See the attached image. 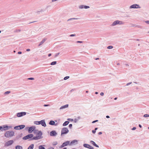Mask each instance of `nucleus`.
I'll list each match as a JSON object with an SVG mask.
<instances>
[{"instance_id": "obj_1", "label": "nucleus", "mask_w": 149, "mask_h": 149, "mask_svg": "<svg viewBox=\"0 0 149 149\" xmlns=\"http://www.w3.org/2000/svg\"><path fill=\"white\" fill-rule=\"evenodd\" d=\"M34 133L36 134V136L33 137L32 139L38 140L42 138V133L41 131L36 130L34 131Z\"/></svg>"}, {"instance_id": "obj_2", "label": "nucleus", "mask_w": 149, "mask_h": 149, "mask_svg": "<svg viewBox=\"0 0 149 149\" xmlns=\"http://www.w3.org/2000/svg\"><path fill=\"white\" fill-rule=\"evenodd\" d=\"M14 135V132L12 131H9L6 132L4 134V136L7 138H9L13 136Z\"/></svg>"}, {"instance_id": "obj_3", "label": "nucleus", "mask_w": 149, "mask_h": 149, "mask_svg": "<svg viewBox=\"0 0 149 149\" xmlns=\"http://www.w3.org/2000/svg\"><path fill=\"white\" fill-rule=\"evenodd\" d=\"M68 132L69 130L66 127L63 128L61 130V134H66L68 133Z\"/></svg>"}, {"instance_id": "obj_4", "label": "nucleus", "mask_w": 149, "mask_h": 149, "mask_svg": "<svg viewBox=\"0 0 149 149\" xmlns=\"http://www.w3.org/2000/svg\"><path fill=\"white\" fill-rule=\"evenodd\" d=\"M14 142L13 140H10L7 142H6L5 144V146L6 147H8L11 145H12Z\"/></svg>"}, {"instance_id": "obj_5", "label": "nucleus", "mask_w": 149, "mask_h": 149, "mask_svg": "<svg viewBox=\"0 0 149 149\" xmlns=\"http://www.w3.org/2000/svg\"><path fill=\"white\" fill-rule=\"evenodd\" d=\"M33 134H28L26 136L24 137L23 138V139L26 140L29 139L33 137Z\"/></svg>"}, {"instance_id": "obj_6", "label": "nucleus", "mask_w": 149, "mask_h": 149, "mask_svg": "<svg viewBox=\"0 0 149 149\" xmlns=\"http://www.w3.org/2000/svg\"><path fill=\"white\" fill-rule=\"evenodd\" d=\"M35 129V127L34 126H32L31 127H29L28 130V132L29 133H31L33 131H34V130Z\"/></svg>"}, {"instance_id": "obj_7", "label": "nucleus", "mask_w": 149, "mask_h": 149, "mask_svg": "<svg viewBox=\"0 0 149 149\" xmlns=\"http://www.w3.org/2000/svg\"><path fill=\"white\" fill-rule=\"evenodd\" d=\"M26 113L25 112H21L18 113L17 114V116L18 117H20L23 116L25 115L26 114Z\"/></svg>"}, {"instance_id": "obj_8", "label": "nucleus", "mask_w": 149, "mask_h": 149, "mask_svg": "<svg viewBox=\"0 0 149 149\" xmlns=\"http://www.w3.org/2000/svg\"><path fill=\"white\" fill-rule=\"evenodd\" d=\"M123 24V22L121 21H114L112 24V25L114 26L116 24Z\"/></svg>"}, {"instance_id": "obj_9", "label": "nucleus", "mask_w": 149, "mask_h": 149, "mask_svg": "<svg viewBox=\"0 0 149 149\" xmlns=\"http://www.w3.org/2000/svg\"><path fill=\"white\" fill-rule=\"evenodd\" d=\"M84 146L90 149H93L94 148L92 146L90 145L86 144H84Z\"/></svg>"}, {"instance_id": "obj_10", "label": "nucleus", "mask_w": 149, "mask_h": 149, "mask_svg": "<svg viewBox=\"0 0 149 149\" xmlns=\"http://www.w3.org/2000/svg\"><path fill=\"white\" fill-rule=\"evenodd\" d=\"M40 124L44 127H46V125L45 120H42L40 121Z\"/></svg>"}, {"instance_id": "obj_11", "label": "nucleus", "mask_w": 149, "mask_h": 149, "mask_svg": "<svg viewBox=\"0 0 149 149\" xmlns=\"http://www.w3.org/2000/svg\"><path fill=\"white\" fill-rule=\"evenodd\" d=\"M69 143L70 142L69 141H67L63 143L61 146V147H63L65 146L68 145L69 144Z\"/></svg>"}, {"instance_id": "obj_12", "label": "nucleus", "mask_w": 149, "mask_h": 149, "mask_svg": "<svg viewBox=\"0 0 149 149\" xmlns=\"http://www.w3.org/2000/svg\"><path fill=\"white\" fill-rule=\"evenodd\" d=\"M50 134L51 136H55L57 134V133L55 131H53L50 132Z\"/></svg>"}, {"instance_id": "obj_13", "label": "nucleus", "mask_w": 149, "mask_h": 149, "mask_svg": "<svg viewBox=\"0 0 149 149\" xmlns=\"http://www.w3.org/2000/svg\"><path fill=\"white\" fill-rule=\"evenodd\" d=\"M130 8H139V6L137 4H133L131 6Z\"/></svg>"}, {"instance_id": "obj_14", "label": "nucleus", "mask_w": 149, "mask_h": 149, "mask_svg": "<svg viewBox=\"0 0 149 149\" xmlns=\"http://www.w3.org/2000/svg\"><path fill=\"white\" fill-rule=\"evenodd\" d=\"M90 143L91 144H93L94 146H95V147H98V148L99 147V146L97 145L93 141H91L90 142Z\"/></svg>"}, {"instance_id": "obj_15", "label": "nucleus", "mask_w": 149, "mask_h": 149, "mask_svg": "<svg viewBox=\"0 0 149 149\" xmlns=\"http://www.w3.org/2000/svg\"><path fill=\"white\" fill-rule=\"evenodd\" d=\"M11 127H8L7 126H4L3 127V129L4 130H7L9 129V128H10Z\"/></svg>"}, {"instance_id": "obj_16", "label": "nucleus", "mask_w": 149, "mask_h": 149, "mask_svg": "<svg viewBox=\"0 0 149 149\" xmlns=\"http://www.w3.org/2000/svg\"><path fill=\"white\" fill-rule=\"evenodd\" d=\"M34 145L33 144H31L28 148L27 149H33L34 148Z\"/></svg>"}, {"instance_id": "obj_17", "label": "nucleus", "mask_w": 149, "mask_h": 149, "mask_svg": "<svg viewBox=\"0 0 149 149\" xmlns=\"http://www.w3.org/2000/svg\"><path fill=\"white\" fill-rule=\"evenodd\" d=\"M16 149H22V148L21 146H17L15 147Z\"/></svg>"}, {"instance_id": "obj_18", "label": "nucleus", "mask_w": 149, "mask_h": 149, "mask_svg": "<svg viewBox=\"0 0 149 149\" xmlns=\"http://www.w3.org/2000/svg\"><path fill=\"white\" fill-rule=\"evenodd\" d=\"M68 104H66V105H65L64 106H62L61 107H60V109H61L65 108H67V107H68Z\"/></svg>"}, {"instance_id": "obj_19", "label": "nucleus", "mask_w": 149, "mask_h": 149, "mask_svg": "<svg viewBox=\"0 0 149 149\" xmlns=\"http://www.w3.org/2000/svg\"><path fill=\"white\" fill-rule=\"evenodd\" d=\"M69 122L68 121H65L63 124V126H65L67 125L69 123Z\"/></svg>"}, {"instance_id": "obj_20", "label": "nucleus", "mask_w": 149, "mask_h": 149, "mask_svg": "<svg viewBox=\"0 0 149 149\" xmlns=\"http://www.w3.org/2000/svg\"><path fill=\"white\" fill-rule=\"evenodd\" d=\"M49 124L50 125H54L55 124V122L54 121H53L51 120L49 122Z\"/></svg>"}, {"instance_id": "obj_21", "label": "nucleus", "mask_w": 149, "mask_h": 149, "mask_svg": "<svg viewBox=\"0 0 149 149\" xmlns=\"http://www.w3.org/2000/svg\"><path fill=\"white\" fill-rule=\"evenodd\" d=\"M77 141L76 140H74L71 142L70 143V144H73L74 143L77 142Z\"/></svg>"}, {"instance_id": "obj_22", "label": "nucleus", "mask_w": 149, "mask_h": 149, "mask_svg": "<svg viewBox=\"0 0 149 149\" xmlns=\"http://www.w3.org/2000/svg\"><path fill=\"white\" fill-rule=\"evenodd\" d=\"M34 123L35 124L38 125L40 124V121H35L34 122Z\"/></svg>"}, {"instance_id": "obj_23", "label": "nucleus", "mask_w": 149, "mask_h": 149, "mask_svg": "<svg viewBox=\"0 0 149 149\" xmlns=\"http://www.w3.org/2000/svg\"><path fill=\"white\" fill-rule=\"evenodd\" d=\"M19 126L20 130L24 128L25 127V126L24 125H19Z\"/></svg>"}, {"instance_id": "obj_24", "label": "nucleus", "mask_w": 149, "mask_h": 149, "mask_svg": "<svg viewBox=\"0 0 149 149\" xmlns=\"http://www.w3.org/2000/svg\"><path fill=\"white\" fill-rule=\"evenodd\" d=\"M14 129L15 130H20L19 125L15 126V127H14Z\"/></svg>"}, {"instance_id": "obj_25", "label": "nucleus", "mask_w": 149, "mask_h": 149, "mask_svg": "<svg viewBox=\"0 0 149 149\" xmlns=\"http://www.w3.org/2000/svg\"><path fill=\"white\" fill-rule=\"evenodd\" d=\"M39 149H45V148L42 145L39 146Z\"/></svg>"}, {"instance_id": "obj_26", "label": "nucleus", "mask_w": 149, "mask_h": 149, "mask_svg": "<svg viewBox=\"0 0 149 149\" xmlns=\"http://www.w3.org/2000/svg\"><path fill=\"white\" fill-rule=\"evenodd\" d=\"M45 41V39H43L42 40L40 43V44L39 45V46L40 45L42 44Z\"/></svg>"}, {"instance_id": "obj_27", "label": "nucleus", "mask_w": 149, "mask_h": 149, "mask_svg": "<svg viewBox=\"0 0 149 149\" xmlns=\"http://www.w3.org/2000/svg\"><path fill=\"white\" fill-rule=\"evenodd\" d=\"M56 61H53L51 63V65H55L56 64Z\"/></svg>"}, {"instance_id": "obj_28", "label": "nucleus", "mask_w": 149, "mask_h": 149, "mask_svg": "<svg viewBox=\"0 0 149 149\" xmlns=\"http://www.w3.org/2000/svg\"><path fill=\"white\" fill-rule=\"evenodd\" d=\"M69 78V76H66L64 78V79L65 80H66L68 79V78Z\"/></svg>"}, {"instance_id": "obj_29", "label": "nucleus", "mask_w": 149, "mask_h": 149, "mask_svg": "<svg viewBox=\"0 0 149 149\" xmlns=\"http://www.w3.org/2000/svg\"><path fill=\"white\" fill-rule=\"evenodd\" d=\"M108 49H111L113 48V46H109L107 47Z\"/></svg>"}, {"instance_id": "obj_30", "label": "nucleus", "mask_w": 149, "mask_h": 149, "mask_svg": "<svg viewBox=\"0 0 149 149\" xmlns=\"http://www.w3.org/2000/svg\"><path fill=\"white\" fill-rule=\"evenodd\" d=\"M149 116V115L148 114H145L144 115V117H148Z\"/></svg>"}, {"instance_id": "obj_31", "label": "nucleus", "mask_w": 149, "mask_h": 149, "mask_svg": "<svg viewBox=\"0 0 149 149\" xmlns=\"http://www.w3.org/2000/svg\"><path fill=\"white\" fill-rule=\"evenodd\" d=\"M84 6L83 5H81L79 6V8L80 9H82L84 8Z\"/></svg>"}, {"instance_id": "obj_32", "label": "nucleus", "mask_w": 149, "mask_h": 149, "mask_svg": "<svg viewBox=\"0 0 149 149\" xmlns=\"http://www.w3.org/2000/svg\"><path fill=\"white\" fill-rule=\"evenodd\" d=\"M84 8L86 9L89 8V7L88 6H84Z\"/></svg>"}, {"instance_id": "obj_33", "label": "nucleus", "mask_w": 149, "mask_h": 149, "mask_svg": "<svg viewBox=\"0 0 149 149\" xmlns=\"http://www.w3.org/2000/svg\"><path fill=\"white\" fill-rule=\"evenodd\" d=\"M10 93V91H6V92H5V94H8V93Z\"/></svg>"}, {"instance_id": "obj_34", "label": "nucleus", "mask_w": 149, "mask_h": 149, "mask_svg": "<svg viewBox=\"0 0 149 149\" xmlns=\"http://www.w3.org/2000/svg\"><path fill=\"white\" fill-rule=\"evenodd\" d=\"M57 144V142H55L53 144V145H56Z\"/></svg>"}, {"instance_id": "obj_35", "label": "nucleus", "mask_w": 149, "mask_h": 149, "mask_svg": "<svg viewBox=\"0 0 149 149\" xmlns=\"http://www.w3.org/2000/svg\"><path fill=\"white\" fill-rule=\"evenodd\" d=\"M72 126V124H70L69 125V126L70 128H71Z\"/></svg>"}, {"instance_id": "obj_36", "label": "nucleus", "mask_w": 149, "mask_h": 149, "mask_svg": "<svg viewBox=\"0 0 149 149\" xmlns=\"http://www.w3.org/2000/svg\"><path fill=\"white\" fill-rule=\"evenodd\" d=\"M92 132L94 134L95 133L96 131L95 130H92Z\"/></svg>"}, {"instance_id": "obj_37", "label": "nucleus", "mask_w": 149, "mask_h": 149, "mask_svg": "<svg viewBox=\"0 0 149 149\" xmlns=\"http://www.w3.org/2000/svg\"><path fill=\"white\" fill-rule=\"evenodd\" d=\"M34 79L33 78H28V79H29V80H33Z\"/></svg>"}, {"instance_id": "obj_38", "label": "nucleus", "mask_w": 149, "mask_h": 149, "mask_svg": "<svg viewBox=\"0 0 149 149\" xmlns=\"http://www.w3.org/2000/svg\"><path fill=\"white\" fill-rule=\"evenodd\" d=\"M97 121H98V120H95V121H94L93 122H92V123H95L96 122H97Z\"/></svg>"}, {"instance_id": "obj_39", "label": "nucleus", "mask_w": 149, "mask_h": 149, "mask_svg": "<svg viewBox=\"0 0 149 149\" xmlns=\"http://www.w3.org/2000/svg\"><path fill=\"white\" fill-rule=\"evenodd\" d=\"M75 36V34H71L70 36Z\"/></svg>"}, {"instance_id": "obj_40", "label": "nucleus", "mask_w": 149, "mask_h": 149, "mask_svg": "<svg viewBox=\"0 0 149 149\" xmlns=\"http://www.w3.org/2000/svg\"><path fill=\"white\" fill-rule=\"evenodd\" d=\"M59 54V53H58L57 54H56L55 56V57H56Z\"/></svg>"}, {"instance_id": "obj_41", "label": "nucleus", "mask_w": 149, "mask_h": 149, "mask_svg": "<svg viewBox=\"0 0 149 149\" xmlns=\"http://www.w3.org/2000/svg\"><path fill=\"white\" fill-rule=\"evenodd\" d=\"M136 129V127H134L132 129V130H135Z\"/></svg>"}, {"instance_id": "obj_42", "label": "nucleus", "mask_w": 149, "mask_h": 149, "mask_svg": "<svg viewBox=\"0 0 149 149\" xmlns=\"http://www.w3.org/2000/svg\"><path fill=\"white\" fill-rule=\"evenodd\" d=\"M100 95H102V96L103 95H104V93H102V92L101 93H100Z\"/></svg>"}, {"instance_id": "obj_43", "label": "nucleus", "mask_w": 149, "mask_h": 149, "mask_svg": "<svg viewBox=\"0 0 149 149\" xmlns=\"http://www.w3.org/2000/svg\"><path fill=\"white\" fill-rule=\"evenodd\" d=\"M49 105V104H45L44 105V107H47V106H48Z\"/></svg>"}, {"instance_id": "obj_44", "label": "nucleus", "mask_w": 149, "mask_h": 149, "mask_svg": "<svg viewBox=\"0 0 149 149\" xmlns=\"http://www.w3.org/2000/svg\"><path fill=\"white\" fill-rule=\"evenodd\" d=\"M146 23H147V24H149V21H146Z\"/></svg>"}, {"instance_id": "obj_45", "label": "nucleus", "mask_w": 149, "mask_h": 149, "mask_svg": "<svg viewBox=\"0 0 149 149\" xmlns=\"http://www.w3.org/2000/svg\"><path fill=\"white\" fill-rule=\"evenodd\" d=\"M48 149H54V148L52 147H50Z\"/></svg>"}, {"instance_id": "obj_46", "label": "nucleus", "mask_w": 149, "mask_h": 149, "mask_svg": "<svg viewBox=\"0 0 149 149\" xmlns=\"http://www.w3.org/2000/svg\"><path fill=\"white\" fill-rule=\"evenodd\" d=\"M102 134V132H100L98 133V134L100 135Z\"/></svg>"}, {"instance_id": "obj_47", "label": "nucleus", "mask_w": 149, "mask_h": 149, "mask_svg": "<svg viewBox=\"0 0 149 149\" xmlns=\"http://www.w3.org/2000/svg\"><path fill=\"white\" fill-rule=\"evenodd\" d=\"M18 53L19 54H22V52H18Z\"/></svg>"}, {"instance_id": "obj_48", "label": "nucleus", "mask_w": 149, "mask_h": 149, "mask_svg": "<svg viewBox=\"0 0 149 149\" xmlns=\"http://www.w3.org/2000/svg\"><path fill=\"white\" fill-rule=\"evenodd\" d=\"M68 120H69L70 121H73V120L72 119H68Z\"/></svg>"}, {"instance_id": "obj_49", "label": "nucleus", "mask_w": 149, "mask_h": 149, "mask_svg": "<svg viewBox=\"0 0 149 149\" xmlns=\"http://www.w3.org/2000/svg\"><path fill=\"white\" fill-rule=\"evenodd\" d=\"M77 42H79V43H82V41H78Z\"/></svg>"}, {"instance_id": "obj_50", "label": "nucleus", "mask_w": 149, "mask_h": 149, "mask_svg": "<svg viewBox=\"0 0 149 149\" xmlns=\"http://www.w3.org/2000/svg\"><path fill=\"white\" fill-rule=\"evenodd\" d=\"M106 117L107 118H109V116H107Z\"/></svg>"}, {"instance_id": "obj_51", "label": "nucleus", "mask_w": 149, "mask_h": 149, "mask_svg": "<svg viewBox=\"0 0 149 149\" xmlns=\"http://www.w3.org/2000/svg\"><path fill=\"white\" fill-rule=\"evenodd\" d=\"M132 83H127V85H129L130 84H131Z\"/></svg>"}, {"instance_id": "obj_52", "label": "nucleus", "mask_w": 149, "mask_h": 149, "mask_svg": "<svg viewBox=\"0 0 149 149\" xmlns=\"http://www.w3.org/2000/svg\"><path fill=\"white\" fill-rule=\"evenodd\" d=\"M30 50L29 49H26L27 51H29Z\"/></svg>"}, {"instance_id": "obj_53", "label": "nucleus", "mask_w": 149, "mask_h": 149, "mask_svg": "<svg viewBox=\"0 0 149 149\" xmlns=\"http://www.w3.org/2000/svg\"><path fill=\"white\" fill-rule=\"evenodd\" d=\"M51 56V54H48L49 56Z\"/></svg>"}, {"instance_id": "obj_54", "label": "nucleus", "mask_w": 149, "mask_h": 149, "mask_svg": "<svg viewBox=\"0 0 149 149\" xmlns=\"http://www.w3.org/2000/svg\"><path fill=\"white\" fill-rule=\"evenodd\" d=\"M139 127H140V128H141L142 126H141V125H139Z\"/></svg>"}, {"instance_id": "obj_55", "label": "nucleus", "mask_w": 149, "mask_h": 149, "mask_svg": "<svg viewBox=\"0 0 149 149\" xmlns=\"http://www.w3.org/2000/svg\"><path fill=\"white\" fill-rule=\"evenodd\" d=\"M95 59L96 60H98V59H99V58H95Z\"/></svg>"}, {"instance_id": "obj_56", "label": "nucleus", "mask_w": 149, "mask_h": 149, "mask_svg": "<svg viewBox=\"0 0 149 149\" xmlns=\"http://www.w3.org/2000/svg\"><path fill=\"white\" fill-rule=\"evenodd\" d=\"M2 127L1 126H0V130L2 128Z\"/></svg>"}, {"instance_id": "obj_57", "label": "nucleus", "mask_w": 149, "mask_h": 149, "mask_svg": "<svg viewBox=\"0 0 149 149\" xmlns=\"http://www.w3.org/2000/svg\"><path fill=\"white\" fill-rule=\"evenodd\" d=\"M97 128H95V130L96 131V130H97Z\"/></svg>"}, {"instance_id": "obj_58", "label": "nucleus", "mask_w": 149, "mask_h": 149, "mask_svg": "<svg viewBox=\"0 0 149 149\" xmlns=\"http://www.w3.org/2000/svg\"><path fill=\"white\" fill-rule=\"evenodd\" d=\"M117 99V97H116V98H114V100H116Z\"/></svg>"}, {"instance_id": "obj_59", "label": "nucleus", "mask_w": 149, "mask_h": 149, "mask_svg": "<svg viewBox=\"0 0 149 149\" xmlns=\"http://www.w3.org/2000/svg\"><path fill=\"white\" fill-rule=\"evenodd\" d=\"M63 149H67L66 148H64Z\"/></svg>"}, {"instance_id": "obj_60", "label": "nucleus", "mask_w": 149, "mask_h": 149, "mask_svg": "<svg viewBox=\"0 0 149 149\" xmlns=\"http://www.w3.org/2000/svg\"><path fill=\"white\" fill-rule=\"evenodd\" d=\"M95 94H97V92H96V93H95Z\"/></svg>"}, {"instance_id": "obj_61", "label": "nucleus", "mask_w": 149, "mask_h": 149, "mask_svg": "<svg viewBox=\"0 0 149 149\" xmlns=\"http://www.w3.org/2000/svg\"><path fill=\"white\" fill-rule=\"evenodd\" d=\"M14 52H15V51H14Z\"/></svg>"}, {"instance_id": "obj_62", "label": "nucleus", "mask_w": 149, "mask_h": 149, "mask_svg": "<svg viewBox=\"0 0 149 149\" xmlns=\"http://www.w3.org/2000/svg\"><path fill=\"white\" fill-rule=\"evenodd\" d=\"M1 33V31H0V33Z\"/></svg>"}, {"instance_id": "obj_63", "label": "nucleus", "mask_w": 149, "mask_h": 149, "mask_svg": "<svg viewBox=\"0 0 149 149\" xmlns=\"http://www.w3.org/2000/svg\"><path fill=\"white\" fill-rule=\"evenodd\" d=\"M148 129H149V127H148Z\"/></svg>"}]
</instances>
